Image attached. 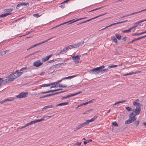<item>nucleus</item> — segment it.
Here are the masks:
<instances>
[{
    "mask_svg": "<svg viewBox=\"0 0 146 146\" xmlns=\"http://www.w3.org/2000/svg\"><path fill=\"white\" fill-rule=\"evenodd\" d=\"M105 67L104 65H102L99 67L94 68L90 70V73L92 74H99V70L102 69Z\"/></svg>",
    "mask_w": 146,
    "mask_h": 146,
    "instance_id": "f257e3e1",
    "label": "nucleus"
},
{
    "mask_svg": "<svg viewBox=\"0 0 146 146\" xmlns=\"http://www.w3.org/2000/svg\"><path fill=\"white\" fill-rule=\"evenodd\" d=\"M81 57V55H74L72 56V59L73 60V61L75 64H77L79 62L80 58V57Z\"/></svg>",
    "mask_w": 146,
    "mask_h": 146,
    "instance_id": "f03ea898",
    "label": "nucleus"
},
{
    "mask_svg": "<svg viewBox=\"0 0 146 146\" xmlns=\"http://www.w3.org/2000/svg\"><path fill=\"white\" fill-rule=\"evenodd\" d=\"M28 94L27 92H22L20 93L18 95L16 96V97L18 98H26Z\"/></svg>",
    "mask_w": 146,
    "mask_h": 146,
    "instance_id": "7ed1b4c3",
    "label": "nucleus"
},
{
    "mask_svg": "<svg viewBox=\"0 0 146 146\" xmlns=\"http://www.w3.org/2000/svg\"><path fill=\"white\" fill-rule=\"evenodd\" d=\"M54 37H52L51 38H50L49 39H48L44 41H43L42 42H40L39 43H37V44H35L34 45H32V46H31L27 50H29L30 49H31V48H34V47H35L39 45H40V44H41L42 43H44V42H47L48 41V40H51V39H52V38H53Z\"/></svg>",
    "mask_w": 146,
    "mask_h": 146,
    "instance_id": "20e7f679",
    "label": "nucleus"
},
{
    "mask_svg": "<svg viewBox=\"0 0 146 146\" xmlns=\"http://www.w3.org/2000/svg\"><path fill=\"white\" fill-rule=\"evenodd\" d=\"M14 80L12 74H11L8 76L7 78L4 80V82H8L13 81Z\"/></svg>",
    "mask_w": 146,
    "mask_h": 146,
    "instance_id": "39448f33",
    "label": "nucleus"
},
{
    "mask_svg": "<svg viewBox=\"0 0 146 146\" xmlns=\"http://www.w3.org/2000/svg\"><path fill=\"white\" fill-rule=\"evenodd\" d=\"M23 73V72H19L18 70H17L15 72L12 74L14 78V79H15L17 77L21 76Z\"/></svg>",
    "mask_w": 146,
    "mask_h": 146,
    "instance_id": "423d86ee",
    "label": "nucleus"
},
{
    "mask_svg": "<svg viewBox=\"0 0 146 146\" xmlns=\"http://www.w3.org/2000/svg\"><path fill=\"white\" fill-rule=\"evenodd\" d=\"M43 63L39 60L35 61L33 64V66L35 67H38L41 66Z\"/></svg>",
    "mask_w": 146,
    "mask_h": 146,
    "instance_id": "0eeeda50",
    "label": "nucleus"
},
{
    "mask_svg": "<svg viewBox=\"0 0 146 146\" xmlns=\"http://www.w3.org/2000/svg\"><path fill=\"white\" fill-rule=\"evenodd\" d=\"M127 20L125 21H121V22H117V23H112L110 25H108V26H106L103 29H104L106 28H107L108 27H111V26H112L113 25H117V24H120V23H124V22H125L126 21H127Z\"/></svg>",
    "mask_w": 146,
    "mask_h": 146,
    "instance_id": "6e6552de",
    "label": "nucleus"
},
{
    "mask_svg": "<svg viewBox=\"0 0 146 146\" xmlns=\"http://www.w3.org/2000/svg\"><path fill=\"white\" fill-rule=\"evenodd\" d=\"M137 26V25H135L133 26V27L130 28L128 30H123L122 31V32L123 33H128L130 32L131 31V30H132L133 29H135L136 27Z\"/></svg>",
    "mask_w": 146,
    "mask_h": 146,
    "instance_id": "1a4fd4ad",
    "label": "nucleus"
},
{
    "mask_svg": "<svg viewBox=\"0 0 146 146\" xmlns=\"http://www.w3.org/2000/svg\"><path fill=\"white\" fill-rule=\"evenodd\" d=\"M84 43V41L74 44V48H76L81 46Z\"/></svg>",
    "mask_w": 146,
    "mask_h": 146,
    "instance_id": "9d476101",
    "label": "nucleus"
},
{
    "mask_svg": "<svg viewBox=\"0 0 146 146\" xmlns=\"http://www.w3.org/2000/svg\"><path fill=\"white\" fill-rule=\"evenodd\" d=\"M29 4L28 3H22L19 4L18 5L17 7H18L19 6H20L21 7H23V6H27L28 7L29 6Z\"/></svg>",
    "mask_w": 146,
    "mask_h": 146,
    "instance_id": "9b49d317",
    "label": "nucleus"
},
{
    "mask_svg": "<svg viewBox=\"0 0 146 146\" xmlns=\"http://www.w3.org/2000/svg\"><path fill=\"white\" fill-rule=\"evenodd\" d=\"M86 18V17L82 18H80L78 19H77L76 20V19H73L72 20H71L68 22H67L66 23H67L68 22H70V23H73L76 21H79L80 20H82L83 19H85Z\"/></svg>",
    "mask_w": 146,
    "mask_h": 146,
    "instance_id": "f8f14e48",
    "label": "nucleus"
},
{
    "mask_svg": "<svg viewBox=\"0 0 146 146\" xmlns=\"http://www.w3.org/2000/svg\"><path fill=\"white\" fill-rule=\"evenodd\" d=\"M141 111L140 106L137 107L135 109V112L136 115H138L139 114Z\"/></svg>",
    "mask_w": 146,
    "mask_h": 146,
    "instance_id": "ddd939ff",
    "label": "nucleus"
},
{
    "mask_svg": "<svg viewBox=\"0 0 146 146\" xmlns=\"http://www.w3.org/2000/svg\"><path fill=\"white\" fill-rule=\"evenodd\" d=\"M146 11V8L144 9H143V10H141V11H138V12H134V13H133L129 15H127L126 16H123V17H121V18H123V17H124L126 16H129V15H134L135 14H136V13H140V12H143V11Z\"/></svg>",
    "mask_w": 146,
    "mask_h": 146,
    "instance_id": "4468645a",
    "label": "nucleus"
},
{
    "mask_svg": "<svg viewBox=\"0 0 146 146\" xmlns=\"http://www.w3.org/2000/svg\"><path fill=\"white\" fill-rule=\"evenodd\" d=\"M52 55V54H51L43 58H42V61L44 62L48 60L49 58L51 57Z\"/></svg>",
    "mask_w": 146,
    "mask_h": 146,
    "instance_id": "2eb2a0df",
    "label": "nucleus"
},
{
    "mask_svg": "<svg viewBox=\"0 0 146 146\" xmlns=\"http://www.w3.org/2000/svg\"><path fill=\"white\" fill-rule=\"evenodd\" d=\"M14 98H11L10 99H6L4 100H2V101L0 102V103L1 104L3 103L4 102H7V101H11L14 100Z\"/></svg>",
    "mask_w": 146,
    "mask_h": 146,
    "instance_id": "dca6fc26",
    "label": "nucleus"
},
{
    "mask_svg": "<svg viewBox=\"0 0 146 146\" xmlns=\"http://www.w3.org/2000/svg\"><path fill=\"white\" fill-rule=\"evenodd\" d=\"M69 103V102H63L60 104H59L56 105V107H57L58 106H65L68 105Z\"/></svg>",
    "mask_w": 146,
    "mask_h": 146,
    "instance_id": "f3484780",
    "label": "nucleus"
},
{
    "mask_svg": "<svg viewBox=\"0 0 146 146\" xmlns=\"http://www.w3.org/2000/svg\"><path fill=\"white\" fill-rule=\"evenodd\" d=\"M12 14L11 13H7L3 14H2L0 15V17H4L6 16L11 15Z\"/></svg>",
    "mask_w": 146,
    "mask_h": 146,
    "instance_id": "a211bd4d",
    "label": "nucleus"
},
{
    "mask_svg": "<svg viewBox=\"0 0 146 146\" xmlns=\"http://www.w3.org/2000/svg\"><path fill=\"white\" fill-rule=\"evenodd\" d=\"M84 127L82 124H81L80 125H79L76 128L74 129V131H76L77 130L79 129L80 128L82 127Z\"/></svg>",
    "mask_w": 146,
    "mask_h": 146,
    "instance_id": "6ab92c4d",
    "label": "nucleus"
},
{
    "mask_svg": "<svg viewBox=\"0 0 146 146\" xmlns=\"http://www.w3.org/2000/svg\"><path fill=\"white\" fill-rule=\"evenodd\" d=\"M98 117V116L97 115H95L93 118H92L90 119H89V123L91 122L94 121Z\"/></svg>",
    "mask_w": 146,
    "mask_h": 146,
    "instance_id": "aec40b11",
    "label": "nucleus"
},
{
    "mask_svg": "<svg viewBox=\"0 0 146 146\" xmlns=\"http://www.w3.org/2000/svg\"><path fill=\"white\" fill-rule=\"evenodd\" d=\"M106 13H104V14H102V15H98V16H96V17H95L94 18H91V19H90L88 20H87V21H88V22H89V21L92 20V19H96L99 17H100V16H102L103 15H105Z\"/></svg>",
    "mask_w": 146,
    "mask_h": 146,
    "instance_id": "412c9836",
    "label": "nucleus"
},
{
    "mask_svg": "<svg viewBox=\"0 0 146 146\" xmlns=\"http://www.w3.org/2000/svg\"><path fill=\"white\" fill-rule=\"evenodd\" d=\"M133 104L134 106H137V107H141V104L140 103L136 102H134L133 103Z\"/></svg>",
    "mask_w": 146,
    "mask_h": 146,
    "instance_id": "4be33fe9",
    "label": "nucleus"
},
{
    "mask_svg": "<svg viewBox=\"0 0 146 146\" xmlns=\"http://www.w3.org/2000/svg\"><path fill=\"white\" fill-rule=\"evenodd\" d=\"M54 83V82H53V83H50L49 84H50V85H52V86H51L50 87V89H51L52 88H56V84L55 83H54V84H53Z\"/></svg>",
    "mask_w": 146,
    "mask_h": 146,
    "instance_id": "5701e85b",
    "label": "nucleus"
},
{
    "mask_svg": "<svg viewBox=\"0 0 146 146\" xmlns=\"http://www.w3.org/2000/svg\"><path fill=\"white\" fill-rule=\"evenodd\" d=\"M115 35L117 39L119 40H121V36L120 35L118 34H115Z\"/></svg>",
    "mask_w": 146,
    "mask_h": 146,
    "instance_id": "b1692460",
    "label": "nucleus"
},
{
    "mask_svg": "<svg viewBox=\"0 0 146 146\" xmlns=\"http://www.w3.org/2000/svg\"><path fill=\"white\" fill-rule=\"evenodd\" d=\"M53 107H54V106L52 105L44 107V108L42 109V110H43V109H46L49 108H51Z\"/></svg>",
    "mask_w": 146,
    "mask_h": 146,
    "instance_id": "393cba45",
    "label": "nucleus"
},
{
    "mask_svg": "<svg viewBox=\"0 0 146 146\" xmlns=\"http://www.w3.org/2000/svg\"><path fill=\"white\" fill-rule=\"evenodd\" d=\"M132 122H133L132 121V120L131 119L130 120V119H129L125 122V124H129Z\"/></svg>",
    "mask_w": 146,
    "mask_h": 146,
    "instance_id": "a878e982",
    "label": "nucleus"
},
{
    "mask_svg": "<svg viewBox=\"0 0 146 146\" xmlns=\"http://www.w3.org/2000/svg\"><path fill=\"white\" fill-rule=\"evenodd\" d=\"M126 100H122L121 101H118L117 102H115V104H114V105H115L117 104H119V103H123V102H126Z\"/></svg>",
    "mask_w": 146,
    "mask_h": 146,
    "instance_id": "bb28decb",
    "label": "nucleus"
},
{
    "mask_svg": "<svg viewBox=\"0 0 146 146\" xmlns=\"http://www.w3.org/2000/svg\"><path fill=\"white\" fill-rule=\"evenodd\" d=\"M111 39L113 40L114 42H115L116 44H117V40L116 38L114 36L112 37Z\"/></svg>",
    "mask_w": 146,
    "mask_h": 146,
    "instance_id": "cd10ccee",
    "label": "nucleus"
},
{
    "mask_svg": "<svg viewBox=\"0 0 146 146\" xmlns=\"http://www.w3.org/2000/svg\"><path fill=\"white\" fill-rule=\"evenodd\" d=\"M35 123L34 121H31V122H29L25 125L26 127L27 126L29 125H31Z\"/></svg>",
    "mask_w": 146,
    "mask_h": 146,
    "instance_id": "c85d7f7f",
    "label": "nucleus"
},
{
    "mask_svg": "<svg viewBox=\"0 0 146 146\" xmlns=\"http://www.w3.org/2000/svg\"><path fill=\"white\" fill-rule=\"evenodd\" d=\"M66 48H67V49H71L72 48H74V44L72 45H70L66 47Z\"/></svg>",
    "mask_w": 146,
    "mask_h": 146,
    "instance_id": "c756f323",
    "label": "nucleus"
},
{
    "mask_svg": "<svg viewBox=\"0 0 146 146\" xmlns=\"http://www.w3.org/2000/svg\"><path fill=\"white\" fill-rule=\"evenodd\" d=\"M13 9H6L5 10V12H7V13H10L11 11H12Z\"/></svg>",
    "mask_w": 146,
    "mask_h": 146,
    "instance_id": "7c9ffc66",
    "label": "nucleus"
},
{
    "mask_svg": "<svg viewBox=\"0 0 146 146\" xmlns=\"http://www.w3.org/2000/svg\"><path fill=\"white\" fill-rule=\"evenodd\" d=\"M40 86L41 87H47L50 86V84H42Z\"/></svg>",
    "mask_w": 146,
    "mask_h": 146,
    "instance_id": "2f4dec72",
    "label": "nucleus"
},
{
    "mask_svg": "<svg viewBox=\"0 0 146 146\" xmlns=\"http://www.w3.org/2000/svg\"><path fill=\"white\" fill-rule=\"evenodd\" d=\"M89 121L88 120H86V122H84L83 123H82L83 126H84L85 125L88 124L89 123Z\"/></svg>",
    "mask_w": 146,
    "mask_h": 146,
    "instance_id": "473e14b6",
    "label": "nucleus"
},
{
    "mask_svg": "<svg viewBox=\"0 0 146 146\" xmlns=\"http://www.w3.org/2000/svg\"><path fill=\"white\" fill-rule=\"evenodd\" d=\"M144 34V32H141V33H134L133 34V35L134 36H135V35H137V36H139V35H142L143 34Z\"/></svg>",
    "mask_w": 146,
    "mask_h": 146,
    "instance_id": "72a5a7b5",
    "label": "nucleus"
},
{
    "mask_svg": "<svg viewBox=\"0 0 146 146\" xmlns=\"http://www.w3.org/2000/svg\"><path fill=\"white\" fill-rule=\"evenodd\" d=\"M129 119H131L132 120V121L133 122L134 121L136 120V118H135V117H129Z\"/></svg>",
    "mask_w": 146,
    "mask_h": 146,
    "instance_id": "f704fd0d",
    "label": "nucleus"
},
{
    "mask_svg": "<svg viewBox=\"0 0 146 146\" xmlns=\"http://www.w3.org/2000/svg\"><path fill=\"white\" fill-rule=\"evenodd\" d=\"M5 54L6 53L5 51V50L2 51L0 52V56H1Z\"/></svg>",
    "mask_w": 146,
    "mask_h": 146,
    "instance_id": "c9c22d12",
    "label": "nucleus"
},
{
    "mask_svg": "<svg viewBox=\"0 0 146 146\" xmlns=\"http://www.w3.org/2000/svg\"><path fill=\"white\" fill-rule=\"evenodd\" d=\"M144 21V20H141L140 21H138L137 22H136V23H135V24H134V25H136V24H139V23H140L141 22H143Z\"/></svg>",
    "mask_w": 146,
    "mask_h": 146,
    "instance_id": "e433bc0d",
    "label": "nucleus"
},
{
    "mask_svg": "<svg viewBox=\"0 0 146 146\" xmlns=\"http://www.w3.org/2000/svg\"><path fill=\"white\" fill-rule=\"evenodd\" d=\"M125 109L128 111H132V108L129 107L127 106L125 108Z\"/></svg>",
    "mask_w": 146,
    "mask_h": 146,
    "instance_id": "4c0bfd02",
    "label": "nucleus"
},
{
    "mask_svg": "<svg viewBox=\"0 0 146 146\" xmlns=\"http://www.w3.org/2000/svg\"><path fill=\"white\" fill-rule=\"evenodd\" d=\"M88 104V102H86L84 103L81 104H80V105H78V107H79L82 106L83 105H86L87 104Z\"/></svg>",
    "mask_w": 146,
    "mask_h": 146,
    "instance_id": "58836bf2",
    "label": "nucleus"
},
{
    "mask_svg": "<svg viewBox=\"0 0 146 146\" xmlns=\"http://www.w3.org/2000/svg\"><path fill=\"white\" fill-rule=\"evenodd\" d=\"M139 120H137L135 122L134 124L137 126L139 124Z\"/></svg>",
    "mask_w": 146,
    "mask_h": 146,
    "instance_id": "ea45409f",
    "label": "nucleus"
},
{
    "mask_svg": "<svg viewBox=\"0 0 146 146\" xmlns=\"http://www.w3.org/2000/svg\"><path fill=\"white\" fill-rule=\"evenodd\" d=\"M34 121L35 122V123L37 122H39L40 121H42V119H40L35 120H34Z\"/></svg>",
    "mask_w": 146,
    "mask_h": 146,
    "instance_id": "a19ab883",
    "label": "nucleus"
},
{
    "mask_svg": "<svg viewBox=\"0 0 146 146\" xmlns=\"http://www.w3.org/2000/svg\"><path fill=\"white\" fill-rule=\"evenodd\" d=\"M67 86L66 85H62V84H59V87L62 88H66L67 87Z\"/></svg>",
    "mask_w": 146,
    "mask_h": 146,
    "instance_id": "79ce46f5",
    "label": "nucleus"
},
{
    "mask_svg": "<svg viewBox=\"0 0 146 146\" xmlns=\"http://www.w3.org/2000/svg\"><path fill=\"white\" fill-rule=\"evenodd\" d=\"M135 115L133 113H130V114L129 115V117H135Z\"/></svg>",
    "mask_w": 146,
    "mask_h": 146,
    "instance_id": "37998d69",
    "label": "nucleus"
},
{
    "mask_svg": "<svg viewBox=\"0 0 146 146\" xmlns=\"http://www.w3.org/2000/svg\"><path fill=\"white\" fill-rule=\"evenodd\" d=\"M117 66L116 65H110V66H109L108 67V68H114V67H116Z\"/></svg>",
    "mask_w": 146,
    "mask_h": 146,
    "instance_id": "c03bdc74",
    "label": "nucleus"
},
{
    "mask_svg": "<svg viewBox=\"0 0 146 146\" xmlns=\"http://www.w3.org/2000/svg\"><path fill=\"white\" fill-rule=\"evenodd\" d=\"M62 80H62V78L61 80H60L59 81L54 82V83L53 84H54V83H55V84H56V85H57V84L60 83L62 81Z\"/></svg>",
    "mask_w": 146,
    "mask_h": 146,
    "instance_id": "a18cd8bd",
    "label": "nucleus"
},
{
    "mask_svg": "<svg viewBox=\"0 0 146 146\" xmlns=\"http://www.w3.org/2000/svg\"><path fill=\"white\" fill-rule=\"evenodd\" d=\"M112 124L114 126H117L118 125L117 123L115 122H113L112 123Z\"/></svg>",
    "mask_w": 146,
    "mask_h": 146,
    "instance_id": "49530a36",
    "label": "nucleus"
},
{
    "mask_svg": "<svg viewBox=\"0 0 146 146\" xmlns=\"http://www.w3.org/2000/svg\"><path fill=\"white\" fill-rule=\"evenodd\" d=\"M99 73L100 72L101 74H102L104 73L105 72H104V70H102V69H100L99 70Z\"/></svg>",
    "mask_w": 146,
    "mask_h": 146,
    "instance_id": "de8ad7c7",
    "label": "nucleus"
},
{
    "mask_svg": "<svg viewBox=\"0 0 146 146\" xmlns=\"http://www.w3.org/2000/svg\"><path fill=\"white\" fill-rule=\"evenodd\" d=\"M64 79H70L69 76L68 77H65L64 78H62V80H64Z\"/></svg>",
    "mask_w": 146,
    "mask_h": 146,
    "instance_id": "09e8293b",
    "label": "nucleus"
},
{
    "mask_svg": "<svg viewBox=\"0 0 146 146\" xmlns=\"http://www.w3.org/2000/svg\"><path fill=\"white\" fill-rule=\"evenodd\" d=\"M137 72H130L128 73V75H131L132 74H135Z\"/></svg>",
    "mask_w": 146,
    "mask_h": 146,
    "instance_id": "8fccbe9b",
    "label": "nucleus"
},
{
    "mask_svg": "<svg viewBox=\"0 0 146 146\" xmlns=\"http://www.w3.org/2000/svg\"><path fill=\"white\" fill-rule=\"evenodd\" d=\"M33 16L35 17H39L40 16L38 15V14H34L33 15Z\"/></svg>",
    "mask_w": 146,
    "mask_h": 146,
    "instance_id": "3c124183",
    "label": "nucleus"
},
{
    "mask_svg": "<svg viewBox=\"0 0 146 146\" xmlns=\"http://www.w3.org/2000/svg\"><path fill=\"white\" fill-rule=\"evenodd\" d=\"M67 48H66V47L65 48H64L62 50V51L64 52V53H65L67 52Z\"/></svg>",
    "mask_w": 146,
    "mask_h": 146,
    "instance_id": "603ef678",
    "label": "nucleus"
},
{
    "mask_svg": "<svg viewBox=\"0 0 146 146\" xmlns=\"http://www.w3.org/2000/svg\"><path fill=\"white\" fill-rule=\"evenodd\" d=\"M77 76V75H75L73 76H69L70 79L76 77V76Z\"/></svg>",
    "mask_w": 146,
    "mask_h": 146,
    "instance_id": "864d4df0",
    "label": "nucleus"
},
{
    "mask_svg": "<svg viewBox=\"0 0 146 146\" xmlns=\"http://www.w3.org/2000/svg\"><path fill=\"white\" fill-rule=\"evenodd\" d=\"M56 60H50L49 61H48V63H52L54 62H55Z\"/></svg>",
    "mask_w": 146,
    "mask_h": 146,
    "instance_id": "5fc2aeb1",
    "label": "nucleus"
},
{
    "mask_svg": "<svg viewBox=\"0 0 146 146\" xmlns=\"http://www.w3.org/2000/svg\"><path fill=\"white\" fill-rule=\"evenodd\" d=\"M64 52L62 51V50H61L56 55H58L59 54H61L64 53Z\"/></svg>",
    "mask_w": 146,
    "mask_h": 146,
    "instance_id": "6e6d98bb",
    "label": "nucleus"
},
{
    "mask_svg": "<svg viewBox=\"0 0 146 146\" xmlns=\"http://www.w3.org/2000/svg\"><path fill=\"white\" fill-rule=\"evenodd\" d=\"M61 5L60 6V7L62 8H64L65 7V5L64 3L61 4Z\"/></svg>",
    "mask_w": 146,
    "mask_h": 146,
    "instance_id": "4d7b16f0",
    "label": "nucleus"
},
{
    "mask_svg": "<svg viewBox=\"0 0 146 146\" xmlns=\"http://www.w3.org/2000/svg\"><path fill=\"white\" fill-rule=\"evenodd\" d=\"M26 127V125H25V126H22L19 127H18V128L19 129H22V128H25Z\"/></svg>",
    "mask_w": 146,
    "mask_h": 146,
    "instance_id": "13d9d810",
    "label": "nucleus"
},
{
    "mask_svg": "<svg viewBox=\"0 0 146 146\" xmlns=\"http://www.w3.org/2000/svg\"><path fill=\"white\" fill-rule=\"evenodd\" d=\"M101 8H102L101 7H99V8H96V9H93V10H92L89 11V12H91V11H95V10H98V9H100Z\"/></svg>",
    "mask_w": 146,
    "mask_h": 146,
    "instance_id": "bf43d9fd",
    "label": "nucleus"
},
{
    "mask_svg": "<svg viewBox=\"0 0 146 146\" xmlns=\"http://www.w3.org/2000/svg\"><path fill=\"white\" fill-rule=\"evenodd\" d=\"M27 69V67H24L23 68H21L20 70V71H22L23 70H26V69Z\"/></svg>",
    "mask_w": 146,
    "mask_h": 146,
    "instance_id": "052dcab7",
    "label": "nucleus"
},
{
    "mask_svg": "<svg viewBox=\"0 0 146 146\" xmlns=\"http://www.w3.org/2000/svg\"><path fill=\"white\" fill-rule=\"evenodd\" d=\"M48 93H49L50 92H54V90H50L49 91H47Z\"/></svg>",
    "mask_w": 146,
    "mask_h": 146,
    "instance_id": "680f3d73",
    "label": "nucleus"
},
{
    "mask_svg": "<svg viewBox=\"0 0 146 146\" xmlns=\"http://www.w3.org/2000/svg\"><path fill=\"white\" fill-rule=\"evenodd\" d=\"M3 80V78H0V86L1 84L3 82V81L2 80Z\"/></svg>",
    "mask_w": 146,
    "mask_h": 146,
    "instance_id": "e2e57ef3",
    "label": "nucleus"
},
{
    "mask_svg": "<svg viewBox=\"0 0 146 146\" xmlns=\"http://www.w3.org/2000/svg\"><path fill=\"white\" fill-rule=\"evenodd\" d=\"M66 64V63H59L58 64H59L60 65H63V66H65Z\"/></svg>",
    "mask_w": 146,
    "mask_h": 146,
    "instance_id": "0e129e2a",
    "label": "nucleus"
},
{
    "mask_svg": "<svg viewBox=\"0 0 146 146\" xmlns=\"http://www.w3.org/2000/svg\"><path fill=\"white\" fill-rule=\"evenodd\" d=\"M72 96V94H70L69 95H68L67 96H66V97H67V98H68L71 97Z\"/></svg>",
    "mask_w": 146,
    "mask_h": 146,
    "instance_id": "69168bd1",
    "label": "nucleus"
},
{
    "mask_svg": "<svg viewBox=\"0 0 146 146\" xmlns=\"http://www.w3.org/2000/svg\"><path fill=\"white\" fill-rule=\"evenodd\" d=\"M141 39V37H138V38H135V39H134V40H135V41L137 40H139Z\"/></svg>",
    "mask_w": 146,
    "mask_h": 146,
    "instance_id": "338daca9",
    "label": "nucleus"
},
{
    "mask_svg": "<svg viewBox=\"0 0 146 146\" xmlns=\"http://www.w3.org/2000/svg\"><path fill=\"white\" fill-rule=\"evenodd\" d=\"M122 39L124 41H126L127 40L126 37H123L122 38Z\"/></svg>",
    "mask_w": 146,
    "mask_h": 146,
    "instance_id": "774afa93",
    "label": "nucleus"
}]
</instances>
